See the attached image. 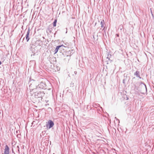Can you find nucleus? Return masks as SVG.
<instances>
[{
  "mask_svg": "<svg viewBox=\"0 0 154 154\" xmlns=\"http://www.w3.org/2000/svg\"><path fill=\"white\" fill-rule=\"evenodd\" d=\"M61 47H63V48H65L66 47L65 46H64V45H59V46H57L56 48L57 49V50L58 51V50L59 49V48Z\"/></svg>",
  "mask_w": 154,
  "mask_h": 154,
  "instance_id": "obj_5",
  "label": "nucleus"
},
{
  "mask_svg": "<svg viewBox=\"0 0 154 154\" xmlns=\"http://www.w3.org/2000/svg\"><path fill=\"white\" fill-rule=\"evenodd\" d=\"M54 125L53 122L51 120H49L48 122V124L46 125V126L47 128L49 129L53 127Z\"/></svg>",
  "mask_w": 154,
  "mask_h": 154,
  "instance_id": "obj_1",
  "label": "nucleus"
},
{
  "mask_svg": "<svg viewBox=\"0 0 154 154\" xmlns=\"http://www.w3.org/2000/svg\"><path fill=\"white\" fill-rule=\"evenodd\" d=\"M2 63L1 62V61H0V65Z\"/></svg>",
  "mask_w": 154,
  "mask_h": 154,
  "instance_id": "obj_9",
  "label": "nucleus"
},
{
  "mask_svg": "<svg viewBox=\"0 0 154 154\" xmlns=\"http://www.w3.org/2000/svg\"><path fill=\"white\" fill-rule=\"evenodd\" d=\"M61 47H63V48H65L66 47L65 46H64V45H59V46H57L56 48L57 49V50L58 51V50L59 49V48Z\"/></svg>",
  "mask_w": 154,
  "mask_h": 154,
  "instance_id": "obj_4",
  "label": "nucleus"
},
{
  "mask_svg": "<svg viewBox=\"0 0 154 154\" xmlns=\"http://www.w3.org/2000/svg\"><path fill=\"white\" fill-rule=\"evenodd\" d=\"M29 30H28V31L27 32V34L26 36V39L27 40V41L28 42L29 39Z\"/></svg>",
  "mask_w": 154,
  "mask_h": 154,
  "instance_id": "obj_3",
  "label": "nucleus"
},
{
  "mask_svg": "<svg viewBox=\"0 0 154 154\" xmlns=\"http://www.w3.org/2000/svg\"><path fill=\"white\" fill-rule=\"evenodd\" d=\"M101 27L102 28H103V29L105 28V26H104V21L103 20L101 22Z\"/></svg>",
  "mask_w": 154,
  "mask_h": 154,
  "instance_id": "obj_6",
  "label": "nucleus"
},
{
  "mask_svg": "<svg viewBox=\"0 0 154 154\" xmlns=\"http://www.w3.org/2000/svg\"><path fill=\"white\" fill-rule=\"evenodd\" d=\"M58 51L56 49L55 50V51L54 54L57 53V52H58Z\"/></svg>",
  "mask_w": 154,
  "mask_h": 154,
  "instance_id": "obj_8",
  "label": "nucleus"
},
{
  "mask_svg": "<svg viewBox=\"0 0 154 154\" xmlns=\"http://www.w3.org/2000/svg\"><path fill=\"white\" fill-rule=\"evenodd\" d=\"M9 150L8 147L6 145L5 149L4 154H9Z\"/></svg>",
  "mask_w": 154,
  "mask_h": 154,
  "instance_id": "obj_2",
  "label": "nucleus"
},
{
  "mask_svg": "<svg viewBox=\"0 0 154 154\" xmlns=\"http://www.w3.org/2000/svg\"><path fill=\"white\" fill-rule=\"evenodd\" d=\"M57 22V19H55L53 23V26L55 27L56 26V23Z\"/></svg>",
  "mask_w": 154,
  "mask_h": 154,
  "instance_id": "obj_7",
  "label": "nucleus"
}]
</instances>
